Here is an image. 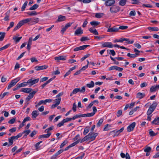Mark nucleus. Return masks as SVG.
Here are the masks:
<instances>
[{"mask_svg": "<svg viewBox=\"0 0 159 159\" xmlns=\"http://www.w3.org/2000/svg\"><path fill=\"white\" fill-rule=\"evenodd\" d=\"M89 56V54H86V55H84L82 58H81V61H83L85 59H86Z\"/></svg>", "mask_w": 159, "mask_h": 159, "instance_id": "nucleus-63", "label": "nucleus"}, {"mask_svg": "<svg viewBox=\"0 0 159 159\" xmlns=\"http://www.w3.org/2000/svg\"><path fill=\"white\" fill-rule=\"evenodd\" d=\"M54 59L56 61H65L66 60V56H61L58 57H55L54 58Z\"/></svg>", "mask_w": 159, "mask_h": 159, "instance_id": "nucleus-21", "label": "nucleus"}, {"mask_svg": "<svg viewBox=\"0 0 159 159\" xmlns=\"http://www.w3.org/2000/svg\"><path fill=\"white\" fill-rule=\"evenodd\" d=\"M143 7H146L149 8H151L152 7V5L148 4H143Z\"/></svg>", "mask_w": 159, "mask_h": 159, "instance_id": "nucleus-56", "label": "nucleus"}, {"mask_svg": "<svg viewBox=\"0 0 159 159\" xmlns=\"http://www.w3.org/2000/svg\"><path fill=\"white\" fill-rule=\"evenodd\" d=\"M118 31V28H117L116 26H115L112 28H109L107 30L108 32L111 33L116 32Z\"/></svg>", "mask_w": 159, "mask_h": 159, "instance_id": "nucleus-15", "label": "nucleus"}, {"mask_svg": "<svg viewBox=\"0 0 159 159\" xmlns=\"http://www.w3.org/2000/svg\"><path fill=\"white\" fill-rule=\"evenodd\" d=\"M39 5L37 4H34L32 7L29 8L30 10H33L36 9L39 7Z\"/></svg>", "mask_w": 159, "mask_h": 159, "instance_id": "nucleus-40", "label": "nucleus"}, {"mask_svg": "<svg viewBox=\"0 0 159 159\" xmlns=\"http://www.w3.org/2000/svg\"><path fill=\"white\" fill-rule=\"evenodd\" d=\"M63 150H60L57 152L55 154L53 155L51 157V159H55L56 157L60 154L61 153Z\"/></svg>", "mask_w": 159, "mask_h": 159, "instance_id": "nucleus-19", "label": "nucleus"}, {"mask_svg": "<svg viewBox=\"0 0 159 159\" xmlns=\"http://www.w3.org/2000/svg\"><path fill=\"white\" fill-rule=\"evenodd\" d=\"M39 79V78L32 80L31 79H29L27 81L28 83L31 84V85L38 82Z\"/></svg>", "mask_w": 159, "mask_h": 159, "instance_id": "nucleus-13", "label": "nucleus"}, {"mask_svg": "<svg viewBox=\"0 0 159 159\" xmlns=\"http://www.w3.org/2000/svg\"><path fill=\"white\" fill-rule=\"evenodd\" d=\"M38 112L37 111H33L31 114L32 118L35 119L39 115V113H38Z\"/></svg>", "mask_w": 159, "mask_h": 159, "instance_id": "nucleus-26", "label": "nucleus"}, {"mask_svg": "<svg viewBox=\"0 0 159 159\" xmlns=\"http://www.w3.org/2000/svg\"><path fill=\"white\" fill-rule=\"evenodd\" d=\"M86 86L87 87L89 88H92L94 86V83L93 81H92L89 83L87 84H86Z\"/></svg>", "mask_w": 159, "mask_h": 159, "instance_id": "nucleus-30", "label": "nucleus"}, {"mask_svg": "<svg viewBox=\"0 0 159 159\" xmlns=\"http://www.w3.org/2000/svg\"><path fill=\"white\" fill-rule=\"evenodd\" d=\"M109 54L113 56H114L116 54V53L113 50H110Z\"/></svg>", "mask_w": 159, "mask_h": 159, "instance_id": "nucleus-60", "label": "nucleus"}, {"mask_svg": "<svg viewBox=\"0 0 159 159\" xmlns=\"http://www.w3.org/2000/svg\"><path fill=\"white\" fill-rule=\"evenodd\" d=\"M31 20V18H27L20 21L13 29V31L16 30L24 24L27 23L28 22H29V23H30Z\"/></svg>", "mask_w": 159, "mask_h": 159, "instance_id": "nucleus-1", "label": "nucleus"}, {"mask_svg": "<svg viewBox=\"0 0 159 159\" xmlns=\"http://www.w3.org/2000/svg\"><path fill=\"white\" fill-rule=\"evenodd\" d=\"M103 120L102 119H101L99 120L98 122L97 123V126L98 127H99L101 124H102L103 122Z\"/></svg>", "mask_w": 159, "mask_h": 159, "instance_id": "nucleus-43", "label": "nucleus"}, {"mask_svg": "<svg viewBox=\"0 0 159 159\" xmlns=\"http://www.w3.org/2000/svg\"><path fill=\"white\" fill-rule=\"evenodd\" d=\"M89 40V39L87 37H83L81 38L80 39V41L81 42H83L84 41L86 40Z\"/></svg>", "mask_w": 159, "mask_h": 159, "instance_id": "nucleus-52", "label": "nucleus"}, {"mask_svg": "<svg viewBox=\"0 0 159 159\" xmlns=\"http://www.w3.org/2000/svg\"><path fill=\"white\" fill-rule=\"evenodd\" d=\"M48 67V66L44 65L42 66H37L35 67V69L36 70H44L47 69Z\"/></svg>", "mask_w": 159, "mask_h": 159, "instance_id": "nucleus-12", "label": "nucleus"}, {"mask_svg": "<svg viewBox=\"0 0 159 159\" xmlns=\"http://www.w3.org/2000/svg\"><path fill=\"white\" fill-rule=\"evenodd\" d=\"M31 20L29 24L31 25L34 24L35 23H37L39 21V18H31Z\"/></svg>", "mask_w": 159, "mask_h": 159, "instance_id": "nucleus-16", "label": "nucleus"}, {"mask_svg": "<svg viewBox=\"0 0 159 159\" xmlns=\"http://www.w3.org/2000/svg\"><path fill=\"white\" fill-rule=\"evenodd\" d=\"M30 60L32 62H38L37 60L34 57H32L30 58Z\"/></svg>", "mask_w": 159, "mask_h": 159, "instance_id": "nucleus-62", "label": "nucleus"}, {"mask_svg": "<svg viewBox=\"0 0 159 159\" xmlns=\"http://www.w3.org/2000/svg\"><path fill=\"white\" fill-rule=\"evenodd\" d=\"M152 124L159 125V119L158 118H155L154 120L152 122Z\"/></svg>", "mask_w": 159, "mask_h": 159, "instance_id": "nucleus-29", "label": "nucleus"}, {"mask_svg": "<svg viewBox=\"0 0 159 159\" xmlns=\"http://www.w3.org/2000/svg\"><path fill=\"white\" fill-rule=\"evenodd\" d=\"M30 120H31L29 116H27L24 119L22 122H23V123H24L26 121Z\"/></svg>", "mask_w": 159, "mask_h": 159, "instance_id": "nucleus-55", "label": "nucleus"}, {"mask_svg": "<svg viewBox=\"0 0 159 159\" xmlns=\"http://www.w3.org/2000/svg\"><path fill=\"white\" fill-rule=\"evenodd\" d=\"M128 28L127 26H121L119 27V28H118V30H119L120 29L124 30L127 29Z\"/></svg>", "mask_w": 159, "mask_h": 159, "instance_id": "nucleus-51", "label": "nucleus"}, {"mask_svg": "<svg viewBox=\"0 0 159 159\" xmlns=\"http://www.w3.org/2000/svg\"><path fill=\"white\" fill-rule=\"evenodd\" d=\"M89 126H87L84 129V131L83 132V134L84 135H86L89 131Z\"/></svg>", "mask_w": 159, "mask_h": 159, "instance_id": "nucleus-41", "label": "nucleus"}, {"mask_svg": "<svg viewBox=\"0 0 159 159\" xmlns=\"http://www.w3.org/2000/svg\"><path fill=\"white\" fill-rule=\"evenodd\" d=\"M126 1L127 0H120L119 2V4L123 6L126 4Z\"/></svg>", "mask_w": 159, "mask_h": 159, "instance_id": "nucleus-31", "label": "nucleus"}, {"mask_svg": "<svg viewBox=\"0 0 159 159\" xmlns=\"http://www.w3.org/2000/svg\"><path fill=\"white\" fill-rule=\"evenodd\" d=\"M64 123V122L63 120H62V121H61V122L59 123L57 125V126L58 127H60L61 126L63 125Z\"/></svg>", "mask_w": 159, "mask_h": 159, "instance_id": "nucleus-64", "label": "nucleus"}, {"mask_svg": "<svg viewBox=\"0 0 159 159\" xmlns=\"http://www.w3.org/2000/svg\"><path fill=\"white\" fill-rule=\"evenodd\" d=\"M76 105L75 103V102L73 104V106L72 108V110L74 112H75L76 110Z\"/></svg>", "mask_w": 159, "mask_h": 159, "instance_id": "nucleus-61", "label": "nucleus"}, {"mask_svg": "<svg viewBox=\"0 0 159 159\" xmlns=\"http://www.w3.org/2000/svg\"><path fill=\"white\" fill-rule=\"evenodd\" d=\"M27 13L28 15L30 16L36 15L38 14L35 11H33L30 12H27Z\"/></svg>", "mask_w": 159, "mask_h": 159, "instance_id": "nucleus-33", "label": "nucleus"}, {"mask_svg": "<svg viewBox=\"0 0 159 159\" xmlns=\"http://www.w3.org/2000/svg\"><path fill=\"white\" fill-rule=\"evenodd\" d=\"M136 125L135 122H133L129 125L127 128V130L128 132H130L133 131Z\"/></svg>", "mask_w": 159, "mask_h": 159, "instance_id": "nucleus-8", "label": "nucleus"}, {"mask_svg": "<svg viewBox=\"0 0 159 159\" xmlns=\"http://www.w3.org/2000/svg\"><path fill=\"white\" fill-rule=\"evenodd\" d=\"M30 132V130L28 129L27 130H25L23 131L22 134H25L24 137H26Z\"/></svg>", "mask_w": 159, "mask_h": 159, "instance_id": "nucleus-42", "label": "nucleus"}, {"mask_svg": "<svg viewBox=\"0 0 159 159\" xmlns=\"http://www.w3.org/2000/svg\"><path fill=\"white\" fill-rule=\"evenodd\" d=\"M37 132L35 130L33 131L30 134V136L31 137H33L34 136V135H35V134H37Z\"/></svg>", "mask_w": 159, "mask_h": 159, "instance_id": "nucleus-59", "label": "nucleus"}, {"mask_svg": "<svg viewBox=\"0 0 159 159\" xmlns=\"http://www.w3.org/2000/svg\"><path fill=\"white\" fill-rule=\"evenodd\" d=\"M89 45H84L82 46L78 47L75 48L74 49V51H77L79 50H83L86 48L87 47L89 46Z\"/></svg>", "mask_w": 159, "mask_h": 159, "instance_id": "nucleus-9", "label": "nucleus"}, {"mask_svg": "<svg viewBox=\"0 0 159 159\" xmlns=\"http://www.w3.org/2000/svg\"><path fill=\"white\" fill-rule=\"evenodd\" d=\"M80 139H79L78 140H77L75 142L71 144L69 146H70V148H71V147L75 146L76 144H77L79 143L80 142Z\"/></svg>", "mask_w": 159, "mask_h": 159, "instance_id": "nucleus-36", "label": "nucleus"}, {"mask_svg": "<svg viewBox=\"0 0 159 159\" xmlns=\"http://www.w3.org/2000/svg\"><path fill=\"white\" fill-rule=\"evenodd\" d=\"M122 111L121 110H118L117 113V116L118 117L122 115Z\"/></svg>", "mask_w": 159, "mask_h": 159, "instance_id": "nucleus-57", "label": "nucleus"}, {"mask_svg": "<svg viewBox=\"0 0 159 159\" xmlns=\"http://www.w3.org/2000/svg\"><path fill=\"white\" fill-rule=\"evenodd\" d=\"M98 135V134L97 133L93 134V133L91 132L89 133L88 135H86V136H88V140L92 141L94 140L95 139L96 137Z\"/></svg>", "mask_w": 159, "mask_h": 159, "instance_id": "nucleus-3", "label": "nucleus"}, {"mask_svg": "<svg viewBox=\"0 0 159 159\" xmlns=\"http://www.w3.org/2000/svg\"><path fill=\"white\" fill-rule=\"evenodd\" d=\"M32 90V89L31 88H24L21 89L20 90V91L27 93H29L31 92Z\"/></svg>", "mask_w": 159, "mask_h": 159, "instance_id": "nucleus-20", "label": "nucleus"}, {"mask_svg": "<svg viewBox=\"0 0 159 159\" xmlns=\"http://www.w3.org/2000/svg\"><path fill=\"white\" fill-rule=\"evenodd\" d=\"M28 3V2L27 1H25V2L24 3V4H23L22 6L21 7V11H23L25 10V9Z\"/></svg>", "mask_w": 159, "mask_h": 159, "instance_id": "nucleus-37", "label": "nucleus"}, {"mask_svg": "<svg viewBox=\"0 0 159 159\" xmlns=\"http://www.w3.org/2000/svg\"><path fill=\"white\" fill-rule=\"evenodd\" d=\"M78 1L82 2L84 3H89L91 2V0H77Z\"/></svg>", "mask_w": 159, "mask_h": 159, "instance_id": "nucleus-46", "label": "nucleus"}, {"mask_svg": "<svg viewBox=\"0 0 159 159\" xmlns=\"http://www.w3.org/2000/svg\"><path fill=\"white\" fill-rule=\"evenodd\" d=\"M85 91V87H83L82 88V89H80V88L75 89L72 92L70 93V96H72L73 94H75L78 92L83 93Z\"/></svg>", "mask_w": 159, "mask_h": 159, "instance_id": "nucleus-2", "label": "nucleus"}, {"mask_svg": "<svg viewBox=\"0 0 159 159\" xmlns=\"http://www.w3.org/2000/svg\"><path fill=\"white\" fill-rule=\"evenodd\" d=\"M151 150V148L149 147H148L146 148H145L144 149V151L145 152H150Z\"/></svg>", "mask_w": 159, "mask_h": 159, "instance_id": "nucleus-48", "label": "nucleus"}, {"mask_svg": "<svg viewBox=\"0 0 159 159\" xmlns=\"http://www.w3.org/2000/svg\"><path fill=\"white\" fill-rule=\"evenodd\" d=\"M120 9V8L119 7L116 6H113L111 7L110 11L112 13H116L119 11Z\"/></svg>", "mask_w": 159, "mask_h": 159, "instance_id": "nucleus-4", "label": "nucleus"}, {"mask_svg": "<svg viewBox=\"0 0 159 159\" xmlns=\"http://www.w3.org/2000/svg\"><path fill=\"white\" fill-rule=\"evenodd\" d=\"M38 89L36 91H34L31 93H29V95L26 98L25 101L27 102L29 100L32 99L34 97V95L38 91Z\"/></svg>", "mask_w": 159, "mask_h": 159, "instance_id": "nucleus-7", "label": "nucleus"}, {"mask_svg": "<svg viewBox=\"0 0 159 159\" xmlns=\"http://www.w3.org/2000/svg\"><path fill=\"white\" fill-rule=\"evenodd\" d=\"M145 96L144 93H143L140 92L138 93L136 95V98H138L141 99L143 98Z\"/></svg>", "mask_w": 159, "mask_h": 159, "instance_id": "nucleus-23", "label": "nucleus"}, {"mask_svg": "<svg viewBox=\"0 0 159 159\" xmlns=\"http://www.w3.org/2000/svg\"><path fill=\"white\" fill-rule=\"evenodd\" d=\"M64 122V123L70 121L71 120H72V118H67L66 119H64L63 120Z\"/></svg>", "mask_w": 159, "mask_h": 159, "instance_id": "nucleus-54", "label": "nucleus"}, {"mask_svg": "<svg viewBox=\"0 0 159 159\" xmlns=\"http://www.w3.org/2000/svg\"><path fill=\"white\" fill-rule=\"evenodd\" d=\"M20 79V77H17L13 80L11 82V87L14 86Z\"/></svg>", "mask_w": 159, "mask_h": 159, "instance_id": "nucleus-11", "label": "nucleus"}, {"mask_svg": "<svg viewBox=\"0 0 159 159\" xmlns=\"http://www.w3.org/2000/svg\"><path fill=\"white\" fill-rule=\"evenodd\" d=\"M104 15L103 13H96L95 16L98 18H101Z\"/></svg>", "mask_w": 159, "mask_h": 159, "instance_id": "nucleus-39", "label": "nucleus"}, {"mask_svg": "<svg viewBox=\"0 0 159 159\" xmlns=\"http://www.w3.org/2000/svg\"><path fill=\"white\" fill-rule=\"evenodd\" d=\"M83 30L81 28H78L77 29L75 32V35H79L80 34H82L83 33Z\"/></svg>", "mask_w": 159, "mask_h": 159, "instance_id": "nucleus-18", "label": "nucleus"}, {"mask_svg": "<svg viewBox=\"0 0 159 159\" xmlns=\"http://www.w3.org/2000/svg\"><path fill=\"white\" fill-rule=\"evenodd\" d=\"M68 143V141L66 140H65L62 143L60 146V148H63L65 145H66Z\"/></svg>", "mask_w": 159, "mask_h": 159, "instance_id": "nucleus-44", "label": "nucleus"}, {"mask_svg": "<svg viewBox=\"0 0 159 159\" xmlns=\"http://www.w3.org/2000/svg\"><path fill=\"white\" fill-rule=\"evenodd\" d=\"M102 46L103 47L112 48L113 47V45L111 42H106L103 43Z\"/></svg>", "mask_w": 159, "mask_h": 159, "instance_id": "nucleus-10", "label": "nucleus"}, {"mask_svg": "<svg viewBox=\"0 0 159 159\" xmlns=\"http://www.w3.org/2000/svg\"><path fill=\"white\" fill-rule=\"evenodd\" d=\"M158 85H156L155 86H151L150 89V91L151 92H153L156 91L157 89H159V88H158Z\"/></svg>", "mask_w": 159, "mask_h": 159, "instance_id": "nucleus-24", "label": "nucleus"}, {"mask_svg": "<svg viewBox=\"0 0 159 159\" xmlns=\"http://www.w3.org/2000/svg\"><path fill=\"white\" fill-rule=\"evenodd\" d=\"M27 82H23L20 84L18 83V84L20 87V88L22 87H25L27 85Z\"/></svg>", "mask_w": 159, "mask_h": 159, "instance_id": "nucleus-35", "label": "nucleus"}, {"mask_svg": "<svg viewBox=\"0 0 159 159\" xmlns=\"http://www.w3.org/2000/svg\"><path fill=\"white\" fill-rule=\"evenodd\" d=\"M129 15L132 16H134L136 15V12L135 11H131L129 14Z\"/></svg>", "mask_w": 159, "mask_h": 159, "instance_id": "nucleus-58", "label": "nucleus"}, {"mask_svg": "<svg viewBox=\"0 0 159 159\" xmlns=\"http://www.w3.org/2000/svg\"><path fill=\"white\" fill-rule=\"evenodd\" d=\"M50 136V134L41 135L39 136V139L47 138H48Z\"/></svg>", "mask_w": 159, "mask_h": 159, "instance_id": "nucleus-28", "label": "nucleus"}, {"mask_svg": "<svg viewBox=\"0 0 159 159\" xmlns=\"http://www.w3.org/2000/svg\"><path fill=\"white\" fill-rule=\"evenodd\" d=\"M56 76H54L53 77L50 79L48 81H47L45 83L43 84L41 86V87L42 88V89H43L44 88V87L48 84L50 82L52 81L53 79H55Z\"/></svg>", "mask_w": 159, "mask_h": 159, "instance_id": "nucleus-17", "label": "nucleus"}, {"mask_svg": "<svg viewBox=\"0 0 159 159\" xmlns=\"http://www.w3.org/2000/svg\"><path fill=\"white\" fill-rule=\"evenodd\" d=\"M52 100L51 99H46L45 100H42L40 101L36 105V107H37L40 106L42 104H45L47 102H52Z\"/></svg>", "mask_w": 159, "mask_h": 159, "instance_id": "nucleus-6", "label": "nucleus"}, {"mask_svg": "<svg viewBox=\"0 0 159 159\" xmlns=\"http://www.w3.org/2000/svg\"><path fill=\"white\" fill-rule=\"evenodd\" d=\"M149 134L150 136H153L156 135L155 133L153 131L150 129L149 130Z\"/></svg>", "mask_w": 159, "mask_h": 159, "instance_id": "nucleus-47", "label": "nucleus"}, {"mask_svg": "<svg viewBox=\"0 0 159 159\" xmlns=\"http://www.w3.org/2000/svg\"><path fill=\"white\" fill-rule=\"evenodd\" d=\"M148 29L149 30H151L152 31H157L159 30V29L157 27H148Z\"/></svg>", "mask_w": 159, "mask_h": 159, "instance_id": "nucleus-45", "label": "nucleus"}, {"mask_svg": "<svg viewBox=\"0 0 159 159\" xmlns=\"http://www.w3.org/2000/svg\"><path fill=\"white\" fill-rule=\"evenodd\" d=\"M115 2L114 0H107L106 1L105 4L107 6H110L114 4Z\"/></svg>", "mask_w": 159, "mask_h": 159, "instance_id": "nucleus-14", "label": "nucleus"}, {"mask_svg": "<svg viewBox=\"0 0 159 159\" xmlns=\"http://www.w3.org/2000/svg\"><path fill=\"white\" fill-rule=\"evenodd\" d=\"M81 117V115L80 114H77L75 115V116H74L72 118V120H74L75 119H76L78 118Z\"/></svg>", "mask_w": 159, "mask_h": 159, "instance_id": "nucleus-53", "label": "nucleus"}, {"mask_svg": "<svg viewBox=\"0 0 159 159\" xmlns=\"http://www.w3.org/2000/svg\"><path fill=\"white\" fill-rule=\"evenodd\" d=\"M89 30L91 33H92L94 35H98V31H97V30L95 29H94L93 28H90L89 29Z\"/></svg>", "mask_w": 159, "mask_h": 159, "instance_id": "nucleus-22", "label": "nucleus"}, {"mask_svg": "<svg viewBox=\"0 0 159 159\" xmlns=\"http://www.w3.org/2000/svg\"><path fill=\"white\" fill-rule=\"evenodd\" d=\"M154 110L151 107H149L147 112V114L148 116L150 115L154 111Z\"/></svg>", "mask_w": 159, "mask_h": 159, "instance_id": "nucleus-32", "label": "nucleus"}, {"mask_svg": "<svg viewBox=\"0 0 159 159\" xmlns=\"http://www.w3.org/2000/svg\"><path fill=\"white\" fill-rule=\"evenodd\" d=\"M90 24L92 26L95 27L99 25L100 23L99 22L94 20L91 21Z\"/></svg>", "mask_w": 159, "mask_h": 159, "instance_id": "nucleus-25", "label": "nucleus"}, {"mask_svg": "<svg viewBox=\"0 0 159 159\" xmlns=\"http://www.w3.org/2000/svg\"><path fill=\"white\" fill-rule=\"evenodd\" d=\"M5 33L4 32L2 33V34L1 35V36H0V41H2L5 36Z\"/></svg>", "mask_w": 159, "mask_h": 159, "instance_id": "nucleus-50", "label": "nucleus"}, {"mask_svg": "<svg viewBox=\"0 0 159 159\" xmlns=\"http://www.w3.org/2000/svg\"><path fill=\"white\" fill-rule=\"evenodd\" d=\"M9 45H10L9 44H7L4 46L3 47L0 48V51H2L5 49L9 47Z\"/></svg>", "mask_w": 159, "mask_h": 159, "instance_id": "nucleus-49", "label": "nucleus"}, {"mask_svg": "<svg viewBox=\"0 0 159 159\" xmlns=\"http://www.w3.org/2000/svg\"><path fill=\"white\" fill-rule=\"evenodd\" d=\"M19 36V34H16V35L12 37V40H13L14 42L16 43H19L20 42V40L22 38L21 36L18 37Z\"/></svg>", "mask_w": 159, "mask_h": 159, "instance_id": "nucleus-5", "label": "nucleus"}, {"mask_svg": "<svg viewBox=\"0 0 159 159\" xmlns=\"http://www.w3.org/2000/svg\"><path fill=\"white\" fill-rule=\"evenodd\" d=\"M123 41H125L126 42V43H128V44H132L134 42V40H129V39H126L123 38Z\"/></svg>", "mask_w": 159, "mask_h": 159, "instance_id": "nucleus-34", "label": "nucleus"}, {"mask_svg": "<svg viewBox=\"0 0 159 159\" xmlns=\"http://www.w3.org/2000/svg\"><path fill=\"white\" fill-rule=\"evenodd\" d=\"M157 103L156 102H153L152 104L150 106V107H151L154 110H155L157 107Z\"/></svg>", "mask_w": 159, "mask_h": 159, "instance_id": "nucleus-38", "label": "nucleus"}, {"mask_svg": "<svg viewBox=\"0 0 159 159\" xmlns=\"http://www.w3.org/2000/svg\"><path fill=\"white\" fill-rule=\"evenodd\" d=\"M66 20V17L65 16L60 15L58 17L57 19V21L59 22L65 20Z\"/></svg>", "mask_w": 159, "mask_h": 159, "instance_id": "nucleus-27", "label": "nucleus"}]
</instances>
